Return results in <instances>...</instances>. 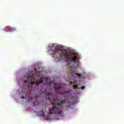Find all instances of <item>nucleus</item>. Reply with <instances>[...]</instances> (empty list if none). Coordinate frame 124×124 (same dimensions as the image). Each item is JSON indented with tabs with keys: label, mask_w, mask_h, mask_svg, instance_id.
Returning a JSON list of instances; mask_svg holds the SVG:
<instances>
[{
	"label": "nucleus",
	"mask_w": 124,
	"mask_h": 124,
	"mask_svg": "<svg viewBox=\"0 0 124 124\" xmlns=\"http://www.w3.org/2000/svg\"><path fill=\"white\" fill-rule=\"evenodd\" d=\"M86 88V86H84L81 87V90H84Z\"/></svg>",
	"instance_id": "nucleus-8"
},
{
	"label": "nucleus",
	"mask_w": 124,
	"mask_h": 124,
	"mask_svg": "<svg viewBox=\"0 0 124 124\" xmlns=\"http://www.w3.org/2000/svg\"><path fill=\"white\" fill-rule=\"evenodd\" d=\"M48 53L50 55H53V57H56V60L58 62H61V60L64 59L65 62H67V66L68 67V70L70 71L69 74L73 77H78L82 78V74L79 73H75L77 71V68L75 66H71V62L76 63L79 62V56L73 53H69L68 52H63L60 48L58 47L52 46L51 49L48 50Z\"/></svg>",
	"instance_id": "nucleus-1"
},
{
	"label": "nucleus",
	"mask_w": 124,
	"mask_h": 124,
	"mask_svg": "<svg viewBox=\"0 0 124 124\" xmlns=\"http://www.w3.org/2000/svg\"><path fill=\"white\" fill-rule=\"evenodd\" d=\"M25 94H27V93H25Z\"/></svg>",
	"instance_id": "nucleus-13"
},
{
	"label": "nucleus",
	"mask_w": 124,
	"mask_h": 124,
	"mask_svg": "<svg viewBox=\"0 0 124 124\" xmlns=\"http://www.w3.org/2000/svg\"><path fill=\"white\" fill-rule=\"evenodd\" d=\"M44 93V92H42V93Z\"/></svg>",
	"instance_id": "nucleus-12"
},
{
	"label": "nucleus",
	"mask_w": 124,
	"mask_h": 124,
	"mask_svg": "<svg viewBox=\"0 0 124 124\" xmlns=\"http://www.w3.org/2000/svg\"><path fill=\"white\" fill-rule=\"evenodd\" d=\"M35 97L37 98V97H38V95L35 96Z\"/></svg>",
	"instance_id": "nucleus-11"
},
{
	"label": "nucleus",
	"mask_w": 124,
	"mask_h": 124,
	"mask_svg": "<svg viewBox=\"0 0 124 124\" xmlns=\"http://www.w3.org/2000/svg\"><path fill=\"white\" fill-rule=\"evenodd\" d=\"M46 81H47V79H48V78H45Z\"/></svg>",
	"instance_id": "nucleus-10"
},
{
	"label": "nucleus",
	"mask_w": 124,
	"mask_h": 124,
	"mask_svg": "<svg viewBox=\"0 0 124 124\" xmlns=\"http://www.w3.org/2000/svg\"><path fill=\"white\" fill-rule=\"evenodd\" d=\"M73 88L74 89H79V88L78 87V86H77V85H73Z\"/></svg>",
	"instance_id": "nucleus-6"
},
{
	"label": "nucleus",
	"mask_w": 124,
	"mask_h": 124,
	"mask_svg": "<svg viewBox=\"0 0 124 124\" xmlns=\"http://www.w3.org/2000/svg\"><path fill=\"white\" fill-rule=\"evenodd\" d=\"M34 72L31 71L30 73H26L24 77L27 79L26 80H24V83H27L28 85H33L36 84L37 86H38L39 84H42L44 81V78H41L40 80H37L36 81L34 80V76H38L37 73H40V72L38 70H36V68H34Z\"/></svg>",
	"instance_id": "nucleus-3"
},
{
	"label": "nucleus",
	"mask_w": 124,
	"mask_h": 124,
	"mask_svg": "<svg viewBox=\"0 0 124 124\" xmlns=\"http://www.w3.org/2000/svg\"><path fill=\"white\" fill-rule=\"evenodd\" d=\"M47 96L49 97L47 99L51 102L52 108H49V112L42 110V111H40L39 113L40 117H43L44 118H47L48 117V114H55L59 116V117H62V108L64 102L62 101V99H59L57 97H54L55 94L51 93L50 92H47V90H45L44 91Z\"/></svg>",
	"instance_id": "nucleus-2"
},
{
	"label": "nucleus",
	"mask_w": 124,
	"mask_h": 124,
	"mask_svg": "<svg viewBox=\"0 0 124 124\" xmlns=\"http://www.w3.org/2000/svg\"><path fill=\"white\" fill-rule=\"evenodd\" d=\"M72 84H73V82H71V81H70V83H69V85H72Z\"/></svg>",
	"instance_id": "nucleus-9"
},
{
	"label": "nucleus",
	"mask_w": 124,
	"mask_h": 124,
	"mask_svg": "<svg viewBox=\"0 0 124 124\" xmlns=\"http://www.w3.org/2000/svg\"><path fill=\"white\" fill-rule=\"evenodd\" d=\"M4 31H16V28L8 26L4 29Z\"/></svg>",
	"instance_id": "nucleus-5"
},
{
	"label": "nucleus",
	"mask_w": 124,
	"mask_h": 124,
	"mask_svg": "<svg viewBox=\"0 0 124 124\" xmlns=\"http://www.w3.org/2000/svg\"><path fill=\"white\" fill-rule=\"evenodd\" d=\"M34 105H35V104L37 105L38 104V101H36L35 102H34Z\"/></svg>",
	"instance_id": "nucleus-7"
},
{
	"label": "nucleus",
	"mask_w": 124,
	"mask_h": 124,
	"mask_svg": "<svg viewBox=\"0 0 124 124\" xmlns=\"http://www.w3.org/2000/svg\"><path fill=\"white\" fill-rule=\"evenodd\" d=\"M53 84L55 91L57 93H59V94H62V92H61V86L58 85L56 82H55V80H52L51 81H49V85Z\"/></svg>",
	"instance_id": "nucleus-4"
}]
</instances>
